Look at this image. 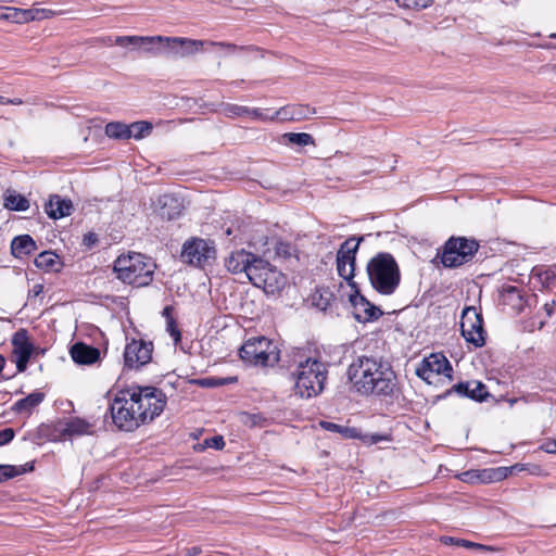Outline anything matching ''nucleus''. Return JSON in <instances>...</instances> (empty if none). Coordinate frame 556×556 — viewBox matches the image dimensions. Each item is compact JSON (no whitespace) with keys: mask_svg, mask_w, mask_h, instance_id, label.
<instances>
[{"mask_svg":"<svg viewBox=\"0 0 556 556\" xmlns=\"http://www.w3.org/2000/svg\"><path fill=\"white\" fill-rule=\"evenodd\" d=\"M0 477H3V471H0Z\"/></svg>","mask_w":556,"mask_h":556,"instance_id":"5fc2aeb1","label":"nucleus"},{"mask_svg":"<svg viewBox=\"0 0 556 556\" xmlns=\"http://www.w3.org/2000/svg\"><path fill=\"white\" fill-rule=\"evenodd\" d=\"M441 543L444 545L464 546L469 553H473V554H485V553L498 552V549L494 546L482 545V544L473 543V542L466 541V540H457L452 536H442Z\"/></svg>","mask_w":556,"mask_h":556,"instance_id":"5701e85b","label":"nucleus"},{"mask_svg":"<svg viewBox=\"0 0 556 556\" xmlns=\"http://www.w3.org/2000/svg\"><path fill=\"white\" fill-rule=\"evenodd\" d=\"M14 438V430L12 428H5L0 431V446L10 443Z\"/></svg>","mask_w":556,"mask_h":556,"instance_id":"79ce46f5","label":"nucleus"},{"mask_svg":"<svg viewBox=\"0 0 556 556\" xmlns=\"http://www.w3.org/2000/svg\"><path fill=\"white\" fill-rule=\"evenodd\" d=\"M479 249V243L473 239L464 237L450 238L443 248L441 262L448 268L458 267L469 262Z\"/></svg>","mask_w":556,"mask_h":556,"instance_id":"6e6552de","label":"nucleus"},{"mask_svg":"<svg viewBox=\"0 0 556 556\" xmlns=\"http://www.w3.org/2000/svg\"><path fill=\"white\" fill-rule=\"evenodd\" d=\"M237 377H227V378H204L199 381V384L206 388L220 387L225 384H230L237 382Z\"/></svg>","mask_w":556,"mask_h":556,"instance_id":"72a5a7b5","label":"nucleus"},{"mask_svg":"<svg viewBox=\"0 0 556 556\" xmlns=\"http://www.w3.org/2000/svg\"><path fill=\"white\" fill-rule=\"evenodd\" d=\"M11 0H0V2H10Z\"/></svg>","mask_w":556,"mask_h":556,"instance_id":"864d4df0","label":"nucleus"},{"mask_svg":"<svg viewBox=\"0 0 556 556\" xmlns=\"http://www.w3.org/2000/svg\"><path fill=\"white\" fill-rule=\"evenodd\" d=\"M35 265L46 271H59L62 268V262L56 253L43 251L35 258Z\"/></svg>","mask_w":556,"mask_h":556,"instance_id":"a878e982","label":"nucleus"},{"mask_svg":"<svg viewBox=\"0 0 556 556\" xmlns=\"http://www.w3.org/2000/svg\"><path fill=\"white\" fill-rule=\"evenodd\" d=\"M453 368L448 359L441 353H432L425 357L420 366L416 369L419 378L432 383L438 376H444L452 379Z\"/></svg>","mask_w":556,"mask_h":556,"instance_id":"f8f14e48","label":"nucleus"},{"mask_svg":"<svg viewBox=\"0 0 556 556\" xmlns=\"http://www.w3.org/2000/svg\"><path fill=\"white\" fill-rule=\"evenodd\" d=\"M163 36L153 37H139V36H123L116 38L118 46L132 45L134 47L152 54H163Z\"/></svg>","mask_w":556,"mask_h":556,"instance_id":"a211bd4d","label":"nucleus"},{"mask_svg":"<svg viewBox=\"0 0 556 556\" xmlns=\"http://www.w3.org/2000/svg\"><path fill=\"white\" fill-rule=\"evenodd\" d=\"M72 359L79 365H92L100 358V351L83 342L73 344L70 349Z\"/></svg>","mask_w":556,"mask_h":556,"instance_id":"6ab92c4d","label":"nucleus"},{"mask_svg":"<svg viewBox=\"0 0 556 556\" xmlns=\"http://www.w3.org/2000/svg\"><path fill=\"white\" fill-rule=\"evenodd\" d=\"M219 112L223 113L226 117L236 118L248 116L253 121H273L278 117L286 118L287 111H276L274 114L269 115L268 111H262L260 109H251L244 105L233 104V103H222L219 105Z\"/></svg>","mask_w":556,"mask_h":556,"instance_id":"ddd939ff","label":"nucleus"},{"mask_svg":"<svg viewBox=\"0 0 556 556\" xmlns=\"http://www.w3.org/2000/svg\"><path fill=\"white\" fill-rule=\"evenodd\" d=\"M180 43L182 46L181 50L184 52V58L198 52L203 46V41H201V40H193V39H186V38H180Z\"/></svg>","mask_w":556,"mask_h":556,"instance_id":"f704fd0d","label":"nucleus"},{"mask_svg":"<svg viewBox=\"0 0 556 556\" xmlns=\"http://www.w3.org/2000/svg\"><path fill=\"white\" fill-rule=\"evenodd\" d=\"M29 201L15 190L8 189L4 192L3 206L10 211L24 212L29 208Z\"/></svg>","mask_w":556,"mask_h":556,"instance_id":"393cba45","label":"nucleus"},{"mask_svg":"<svg viewBox=\"0 0 556 556\" xmlns=\"http://www.w3.org/2000/svg\"><path fill=\"white\" fill-rule=\"evenodd\" d=\"M17 475V471L13 466L10 465H0V482L13 478Z\"/></svg>","mask_w":556,"mask_h":556,"instance_id":"ea45409f","label":"nucleus"},{"mask_svg":"<svg viewBox=\"0 0 556 556\" xmlns=\"http://www.w3.org/2000/svg\"><path fill=\"white\" fill-rule=\"evenodd\" d=\"M283 138L287 139L289 143L300 147L314 144L313 137L306 132H287L283 135Z\"/></svg>","mask_w":556,"mask_h":556,"instance_id":"7c9ffc66","label":"nucleus"},{"mask_svg":"<svg viewBox=\"0 0 556 556\" xmlns=\"http://www.w3.org/2000/svg\"><path fill=\"white\" fill-rule=\"evenodd\" d=\"M250 282L263 289L267 294H275L286 286V276L268 261L258 256L250 270Z\"/></svg>","mask_w":556,"mask_h":556,"instance_id":"0eeeda50","label":"nucleus"},{"mask_svg":"<svg viewBox=\"0 0 556 556\" xmlns=\"http://www.w3.org/2000/svg\"><path fill=\"white\" fill-rule=\"evenodd\" d=\"M348 378L354 390L362 395L393 397L399 391L395 371L381 357H357L348 368Z\"/></svg>","mask_w":556,"mask_h":556,"instance_id":"f03ea898","label":"nucleus"},{"mask_svg":"<svg viewBox=\"0 0 556 556\" xmlns=\"http://www.w3.org/2000/svg\"><path fill=\"white\" fill-rule=\"evenodd\" d=\"M361 241L362 238L356 239L355 237H351L340 245L337 252V273L351 288L357 287L353 279L355 276L356 254Z\"/></svg>","mask_w":556,"mask_h":556,"instance_id":"1a4fd4ad","label":"nucleus"},{"mask_svg":"<svg viewBox=\"0 0 556 556\" xmlns=\"http://www.w3.org/2000/svg\"><path fill=\"white\" fill-rule=\"evenodd\" d=\"M366 273L371 288L381 295H392L401 282V271L394 256L388 252H379L372 256Z\"/></svg>","mask_w":556,"mask_h":556,"instance_id":"20e7f679","label":"nucleus"},{"mask_svg":"<svg viewBox=\"0 0 556 556\" xmlns=\"http://www.w3.org/2000/svg\"><path fill=\"white\" fill-rule=\"evenodd\" d=\"M366 162H367V165H369V166L374 165V159L372 157L366 159Z\"/></svg>","mask_w":556,"mask_h":556,"instance_id":"8fccbe9b","label":"nucleus"},{"mask_svg":"<svg viewBox=\"0 0 556 556\" xmlns=\"http://www.w3.org/2000/svg\"><path fill=\"white\" fill-rule=\"evenodd\" d=\"M554 304H555V303L553 302V303H546V304L544 305V311L546 312V315H547L548 317H551V316H552V314H553Z\"/></svg>","mask_w":556,"mask_h":556,"instance_id":"a18cd8bd","label":"nucleus"},{"mask_svg":"<svg viewBox=\"0 0 556 556\" xmlns=\"http://www.w3.org/2000/svg\"><path fill=\"white\" fill-rule=\"evenodd\" d=\"M96 241H97V238L93 233H88V235H85V237H84V242L87 245L93 244Z\"/></svg>","mask_w":556,"mask_h":556,"instance_id":"c03bdc74","label":"nucleus"},{"mask_svg":"<svg viewBox=\"0 0 556 556\" xmlns=\"http://www.w3.org/2000/svg\"><path fill=\"white\" fill-rule=\"evenodd\" d=\"M331 298H332V293L331 292L317 290L313 294L312 300H313V304L316 307H318L321 311H325L329 306Z\"/></svg>","mask_w":556,"mask_h":556,"instance_id":"473e14b6","label":"nucleus"},{"mask_svg":"<svg viewBox=\"0 0 556 556\" xmlns=\"http://www.w3.org/2000/svg\"><path fill=\"white\" fill-rule=\"evenodd\" d=\"M476 401H483L489 395L486 387L480 381L459 382L448 391Z\"/></svg>","mask_w":556,"mask_h":556,"instance_id":"412c9836","label":"nucleus"},{"mask_svg":"<svg viewBox=\"0 0 556 556\" xmlns=\"http://www.w3.org/2000/svg\"><path fill=\"white\" fill-rule=\"evenodd\" d=\"M163 316L166 318V321L169 320V317H173L172 316V307L170 306H166L163 309Z\"/></svg>","mask_w":556,"mask_h":556,"instance_id":"de8ad7c7","label":"nucleus"},{"mask_svg":"<svg viewBox=\"0 0 556 556\" xmlns=\"http://www.w3.org/2000/svg\"><path fill=\"white\" fill-rule=\"evenodd\" d=\"M462 336L468 343L480 348L485 343V331L482 315L475 306L466 307L460 318Z\"/></svg>","mask_w":556,"mask_h":556,"instance_id":"9b49d317","label":"nucleus"},{"mask_svg":"<svg viewBox=\"0 0 556 556\" xmlns=\"http://www.w3.org/2000/svg\"><path fill=\"white\" fill-rule=\"evenodd\" d=\"M160 202L163 204V206H173L174 208L177 210V212L175 213H166V212H162V216L163 217H166L167 219H174L175 217H177L179 215V207H180V204L178 202L177 199L173 198V197H169V195H164L160 199Z\"/></svg>","mask_w":556,"mask_h":556,"instance_id":"c9c22d12","label":"nucleus"},{"mask_svg":"<svg viewBox=\"0 0 556 556\" xmlns=\"http://www.w3.org/2000/svg\"><path fill=\"white\" fill-rule=\"evenodd\" d=\"M164 392L151 386H130L119 390L111 405L114 425L125 431H134L159 417L166 405Z\"/></svg>","mask_w":556,"mask_h":556,"instance_id":"f257e3e1","label":"nucleus"},{"mask_svg":"<svg viewBox=\"0 0 556 556\" xmlns=\"http://www.w3.org/2000/svg\"><path fill=\"white\" fill-rule=\"evenodd\" d=\"M166 329L173 338L174 342L178 343L181 339V334L174 317H169V320L166 321Z\"/></svg>","mask_w":556,"mask_h":556,"instance_id":"58836bf2","label":"nucleus"},{"mask_svg":"<svg viewBox=\"0 0 556 556\" xmlns=\"http://www.w3.org/2000/svg\"><path fill=\"white\" fill-rule=\"evenodd\" d=\"M180 38L164 37L163 54L170 58H184Z\"/></svg>","mask_w":556,"mask_h":556,"instance_id":"c756f323","label":"nucleus"},{"mask_svg":"<svg viewBox=\"0 0 556 556\" xmlns=\"http://www.w3.org/2000/svg\"><path fill=\"white\" fill-rule=\"evenodd\" d=\"M5 103L13 104V105H20L23 103V101L21 99L15 98V99H8L5 101Z\"/></svg>","mask_w":556,"mask_h":556,"instance_id":"09e8293b","label":"nucleus"},{"mask_svg":"<svg viewBox=\"0 0 556 556\" xmlns=\"http://www.w3.org/2000/svg\"><path fill=\"white\" fill-rule=\"evenodd\" d=\"M45 211L50 218L60 219L71 215L73 211V203L70 199L62 198L59 194H53L45 205Z\"/></svg>","mask_w":556,"mask_h":556,"instance_id":"aec40b11","label":"nucleus"},{"mask_svg":"<svg viewBox=\"0 0 556 556\" xmlns=\"http://www.w3.org/2000/svg\"><path fill=\"white\" fill-rule=\"evenodd\" d=\"M294 394L301 399L320 395L328 379V365L316 357H300L290 370Z\"/></svg>","mask_w":556,"mask_h":556,"instance_id":"7ed1b4c3","label":"nucleus"},{"mask_svg":"<svg viewBox=\"0 0 556 556\" xmlns=\"http://www.w3.org/2000/svg\"><path fill=\"white\" fill-rule=\"evenodd\" d=\"M546 452L556 453V440L546 444Z\"/></svg>","mask_w":556,"mask_h":556,"instance_id":"49530a36","label":"nucleus"},{"mask_svg":"<svg viewBox=\"0 0 556 556\" xmlns=\"http://www.w3.org/2000/svg\"><path fill=\"white\" fill-rule=\"evenodd\" d=\"M7 100H8V99H5V98H3V97H1V96H0V104H7V103H5V101H7Z\"/></svg>","mask_w":556,"mask_h":556,"instance_id":"3c124183","label":"nucleus"},{"mask_svg":"<svg viewBox=\"0 0 556 556\" xmlns=\"http://www.w3.org/2000/svg\"><path fill=\"white\" fill-rule=\"evenodd\" d=\"M13 355L15 356L16 369L23 372L34 351V345L29 341L27 330L20 329L12 337Z\"/></svg>","mask_w":556,"mask_h":556,"instance_id":"dca6fc26","label":"nucleus"},{"mask_svg":"<svg viewBox=\"0 0 556 556\" xmlns=\"http://www.w3.org/2000/svg\"><path fill=\"white\" fill-rule=\"evenodd\" d=\"M320 426L327 431L338 432L345 438L356 437V430L354 428L340 426V425H337V424L330 422V421H321Z\"/></svg>","mask_w":556,"mask_h":556,"instance_id":"2f4dec72","label":"nucleus"},{"mask_svg":"<svg viewBox=\"0 0 556 556\" xmlns=\"http://www.w3.org/2000/svg\"><path fill=\"white\" fill-rule=\"evenodd\" d=\"M93 433V425L85 419L75 417L68 419L60 429L61 437L88 435Z\"/></svg>","mask_w":556,"mask_h":556,"instance_id":"4be33fe9","label":"nucleus"},{"mask_svg":"<svg viewBox=\"0 0 556 556\" xmlns=\"http://www.w3.org/2000/svg\"><path fill=\"white\" fill-rule=\"evenodd\" d=\"M37 249L35 240L29 235L15 237L11 242V252L15 257L29 255Z\"/></svg>","mask_w":556,"mask_h":556,"instance_id":"b1692460","label":"nucleus"},{"mask_svg":"<svg viewBox=\"0 0 556 556\" xmlns=\"http://www.w3.org/2000/svg\"><path fill=\"white\" fill-rule=\"evenodd\" d=\"M153 346L151 342L132 340L127 343L124 352L125 365L129 368H139L151 361Z\"/></svg>","mask_w":556,"mask_h":556,"instance_id":"2eb2a0df","label":"nucleus"},{"mask_svg":"<svg viewBox=\"0 0 556 556\" xmlns=\"http://www.w3.org/2000/svg\"><path fill=\"white\" fill-rule=\"evenodd\" d=\"M396 3L406 9L421 10L429 7L432 0H395Z\"/></svg>","mask_w":556,"mask_h":556,"instance_id":"e433bc0d","label":"nucleus"},{"mask_svg":"<svg viewBox=\"0 0 556 556\" xmlns=\"http://www.w3.org/2000/svg\"><path fill=\"white\" fill-rule=\"evenodd\" d=\"M45 399L42 392H33L26 397H23L15 402L13 409L17 413L30 414L35 407H37Z\"/></svg>","mask_w":556,"mask_h":556,"instance_id":"bb28decb","label":"nucleus"},{"mask_svg":"<svg viewBox=\"0 0 556 556\" xmlns=\"http://www.w3.org/2000/svg\"><path fill=\"white\" fill-rule=\"evenodd\" d=\"M204 442L206 446L213 447L215 450H222L225 445L224 439L220 435L208 438Z\"/></svg>","mask_w":556,"mask_h":556,"instance_id":"a19ab883","label":"nucleus"},{"mask_svg":"<svg viewBox=\"0 0 556 556\" xmlns=\"http://www.w3.org/2000/svg\"><path fill=\"white\" fill-rule=\"evenodd\" d=\"M240 358L252 366L273 367L280 361L277 344L264 336L252 337L239 350Z\"/></svg>","mask_w":556,"mask_h":556,"instance_id":"423d86ee","label":"nucleus"},{"mask_svg":"<svg viewBox=\"0 0 556 556\" xmlns=\"http://www.w3.org/2000/svg\"><path fill=\"white\" fill-rule=\"evenodd\" d=\"M153 126L150 122L139 121L128 125L129 139L140 140L152 132Z\"/></svg>","mask_w":556,"mask_h":556,"instance_id":"cd10ccee","label":"nucleus"},{"mask_svg":"<svg viewBox=\"0 0 556 556\" xmlns=\"http://www.w3.org/2000/svg\"><path fill=\"white\" fill-rule=\"evenodd\" d=\"M105 135L113 139H129L128 125L121 122H111L105 126Z\"/></svg>","mask_w":556,"mask_h":556,"instance_id":"c85d7f7f","label":"nucleus"},{"mask_svg":"<svg viewBox=\"0 0 556 556\" xmlns=\"http://www.w3.org/2000/svg\"><path fill=\"white\" fill-rule=\"evenodd\" d=\"M208 554L210 551L208 549H204L202 546H192L189 551H188V556H197L199 554Z\"/></svg>","mask_w":556,"mask_h":556,"instance_id":"37998d69","label":"nucleus"},{"mask_svg":"<svg viewBox=\"0 0 556 556\" xmlns=\"http://www.w3.org/2000/svg\"><path fill=\"white\" fill-rule=\"evenodd\" d=\"M353 293L350 294V303L352 305V314L359 323H369L377 320L383 313L361 294L358 287L352 288Z\"/></svg>","mask_w":556,"mask_h":556,"instance_id":"4468645a","label":"nucleus"},{"mask_svg":"<svg viewBox=\"0 0 556 556\" xmlns=\"http://www.w3.org/2000/svg\"><path fill=\"white\" fill-rule=\"evenodd\" d=\"M155 268L150 257L136 252L119 255L113 265L117 279L137 288L152 282Z\"/></svg>","mask_w":556,"mask_h":556,"instance_id":"39448f33","label":"nucleus"},{"mask_svg":"<svg viewBox=\"0 0 556 556\" xmlns=\"http://www.w3.org/2000/svg\"><path fill=\"white\" fill-rule=\"evenodd\" d=\"M549 37L551 38H556V34H552Z\"/></svg>","mask_w":556,"mask_h":556,"instance_id":"603ef678","label":"nucleus"},{"mask_svg":"<svg viewBox=\"0 0 556 556\" xmlns=\"http://www.w3.org/2000/svg\"><path fill=\"white\" fill-rule=\"evenodd\" d=\"M258 255L245 251L244 249L233 251L225 260V266L231 274H244L250 279V270L252 265L257 261Z\"/></svg>","mask_w":556,"mask_h":556,"instance_id":"f3484780","label":"nucleus"},{"mask_svg":"<svg viewBox=\"0 0 556 556\" xmlns=\"http://www.w3.org/2000/svg\"><path fill=\"white\" fill-rule=\"evenodd\" d=\"M216 256V249L213 241L201 238L187 240L181 250V261L191 266L203 268Z\"/></svg>","mask_w":556,"mask_h":556,"instance_id":"9d476101","label":"nucleus"},{"mask_svg":"<svg viewBox=\"0 0 556 556\" xmlns=\"http://www.w3.org/2000/svg\"><path fill=\"white\" fill-rule=\"evenodd\" d=\"M275 255L279 258H288L292 255V245L288 242L277 241L275 244Z\"/></svg>","mask_w":556,"mask_h":556,"instance_id":"4c0bfd02","label":"nucleus"}]
</instances>
